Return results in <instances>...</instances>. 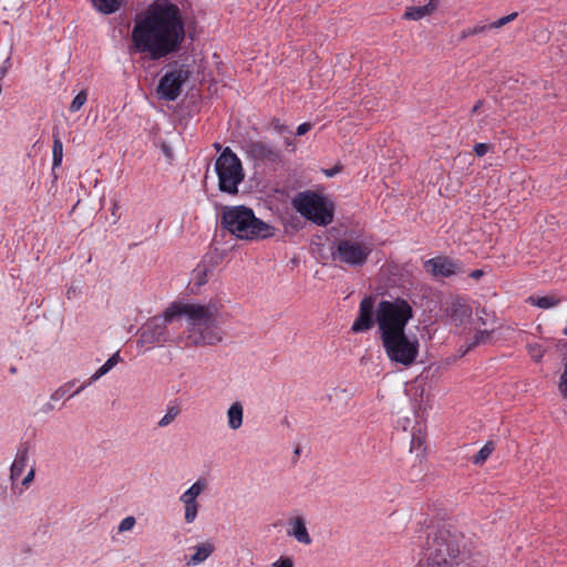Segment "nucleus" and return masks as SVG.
Masks as SVG:
<instances>
[{
  "label": "nucleus",
  "mask_w": 567,
  "mask_h": 567,
  "mask_svg": "<svg viewBox=\"0 0 567 567\" xmlns=\"http://www.w3.org/2000/svg\"><path fill=\"white\" fill-rule=\"evenodd\" d=\"M185 39V19L171 0H153L134 20L130 51L157 61L177 52Z\"/></svg>",
  "instance_id": "1"
},
{
  "label": "nucleus",
  "mask_w": 567,
  "mask_h": 567,
  "mask_svg": "<svg viewBox=\"0 0 567 567\" xmlns=\"http://www.w3.org/2000/svg\"><path fill=\"white\" fill-rule=\"evenodd\" d=\"M220 307L217 301H209L206 305L172 303L166 309V319L175 320L177 317H186L189 346H214L223 340L220 332L215 327Z\"/></svg>",
  "instance_id": "2"
},
{
  "label": "nucleus",
  "mask_w": 567,
  "mask_h": 567,
  "mask_svg": "<svg viewBox=\"0 0 567 567\" xmlns=\"http://www.w3.org/2000/svg\"><path fill=\"white\" fill-rule=\"evenodd\" d=\"M221 226L241 240H262L274 237L276 228L257 218L252 209L245 206L225 207Z\"/></svg>",
  "instance_id": "3"
},
{
  "label": "nucleus",
  "mask_w": 567,
  "mask_h": 567,
  "mask_svg": "<svg viewBox=\"0 0 567 567\" xmlns=\"http://www.w3.org/2000/svg\"><path fill=\"white\" fill-rule=\"evenodd\" d=\"M463 547V535L460 532L451 527H439L427 538L426 561L420 567L451 566Z\"/></svg>",
  "instance_id": "4"
},
{
  "label": "nucleus",
  "mask_w": 567,
  "mask_h": 567,
  "mask_svg": "<svg viewBox=\"0 0 567 567\" xmlns=\"http://www.w3.org/2000/svg\"><path fill=\"white\" fill-rule=\"evenodd\" d=\"M413 316L412 306L403 298L380 301L375 309L379 337L404 331Z\"/></svg>",
  "instance_id": "5"
},
{
  "label": "nucleus",
  "mask_w": 567,
  "mask_h": 567,
  "mask_svg": "<svg viewBox=\"0 0 567 567\" xmlns=\"http://www.w3.org/2000/svg\"><path fill=\"white\" fill-rule=\"evenodd\" d=\"M380 340L390 362L409 368L416 361L420 352L416 336H409L404 330L381 336Z\"/></svg>",
  "instance_id": "6"
},
{
  "label": "nucleus",
  "mask_w": 567,
  "mask_h": 567,
  "mask_svg": "<svg viewBox=\"0 0 567 567\" xmlns=\"http://www.w3.org/2000/svg\"><path fill=\"white\" fill-rule=\"evenodd\" d=\"M292 207L306 219L318 226H327L333 220L334 207L326 197L313 193L302 192L292 199Z\"/></svg>",
  "instance_id": "7"
},
{
  "label": "nucleus",
  "mask_w": 567,
  "mask_h": 567,
  "mask_svg": "<svg viewBox=\"0 0 567 567\" xmlns=\"http://www.w3.org/2000/svg\"><path fill=\"white\" fill-rule=\"evenodd\" d=\"M372 251L371 240L361 237H344L333 244L331 257L337 262L355 268L363 266Z\"/></svg>",
  "instance_id": "8"
},
{
  "label": "nucleus",
  "mask_w": 567,
  "mask_h": 567,
  "mask_svg": "<svg viewBox=\"0 0 567 567\" xmlns=\"http://www.w3.org/2000/svg\"><path fill=\"white\" fill-rule=\"evenodd\" d=\"M215 171L218 176V186L223 193L235 195L238 193V185L244 181L245 173L238 156L226 147L215 163Z\"/></svg>",
  "instance_id": "9"
},
{
  "label": "nucleus",
  "mask_w": 567,
  "mask_h": 567,
  "mask_svg": "<svg viewBox=\"0 0 567 567\" xmlns=\"http://www.w3.org/2000/svg\"><path fill=\"white\" fill-rule=\"evenodd\" d=\"M173 321L166 319V310L162 317H153L141 328L140 342L148 348L167 343L169 341L167 324Z\"/></svg>",
  "instance_id": "10"
},
{
  "label": "nucleus",
  "mask_w": 567,
  "mask_h": 567,
  "mask_svg": "<svg viewBox=\"0 0 567 567\" xmlns=\"http://www.w3.org/2000/svg\"><path fill=\"white\" fill-rule=\"evenodd\" d=\"M189 72L183 68L167 72L159 81L157 93L165 101H175L182 91V86L188 80Z\"/></svg>",
  "instance_id": "11"
},
{
  "label": "nucleus",
  "mask_w": 567,
  "mask_h": 567,
  "mask_svg": "<svg viewBox=\"0 0 567 567\" xmlns=\"http://www.w3.org/2000/svg\"><path fill=\"white\" fill-rule=\"evenodd\" d=\"M206 481L197 480L179 496V502L184 507V520L186 524H193L196 520L199 512V503L197 498L206 491Z\"/></svg>",
  "instance_id": "12"
},
{
  "label": "nucleus",
  "mask_w": 567,
  "mask_h": 567,
  "mask_svg": "<svg viewBox=\"0 0 567 567\" xmlns=\"http://www.w3.org/2000/svg\"><path fill=\"white\" fill-rule=\"evenodd\" d=\"M375 322L374 317V299L364 297L359 307V315L353 321L351 330L355 333L370 330Z\"/></svg>",
  "instance_id": "13"
},
{
  "label": "nucleus",
  "mask_w": 567,
  "mask_h": 567,
  "mask_svg": "<svg viewBox=\"0 0 567 567\" xmlns=\"http://www.w3.org/2000/svg\"><path fill=\"white\" fill-rule=\"evenodd\" d=\"M247 154L257 161L276 163L280 161V152L271 145L261 142H250L246 146Z\"/></svg>",
  "instance_id": "14"
},
{
  "label": "nucleus",
  "mask_w": 567,
  "mask_h": 567,
  "mask_svg": "<svg viewBox=\"0 0 567 567\" xmlns=\"http://www.w3.org/2000/svg\"><path fill=\"white\" fill-rule=\"evenodd\" d=\"M287 535L293 537L302 545H310L312 543V538L307 529L306 519L301 515L289 518Z\"/></svg>",
  "instance_id": "15"
},
{
  "label": "nucleus",
  "mask_w": 567,
  "mask_h": 567,
  "mask_svg": "<svg viewBox=\"0 0 567 567\" xmlns=\"http://www.w3.org/2000/svg\"><path fill=\"white\" fill-rule=\"evenodd\" d=\"M425 268L435 277H450L458 270L457 265L447 258H432L425 262Z\"/></svg>",
  "instance_id": "16"
},
{
  "label": "nucleus",
  "mask_w": 567,
  "mask_h": 567,
  "mask_svg": "<svg viewBox=\"0 0 567 567\" xmlns=\"http://www.w3.org/2000/svg\"><path fill=\"white\" fill-rule=\"evenodd\" d=\"M440 0H430L425 6L408 7L403 18L406 20H420L434 13L439 7Z\"/></svg>",
  "instance_id": "17"
},
{
  "label": "nucleus",
  "mask_w": 567,
  "mask_h": 567,
  "mask_svg": "<svg viewBox=\"0 0 567 567\" xmlns=\"http://www.w3.org/2000/svg\"><path fill=\"white\" fill-rule=\"evenodd\" d=\"M193 549L194 554L188 558V566H197L205 561L214 553L215 546L212 542L206 540L195 545Z\"/></svg>",
  "instance_id": "18"
},
{
  "label": "nucleus",
  "mask_w": 567,
  "mask_h": 567,
  "mask_svg": "<svg viewBox=\"0 0 567 567\" xmlns=\"http://www.w3.org/2000/svg\"><path fill=\"white\" fill-rule=\"evenodd\" d=\"M447 311L451 318L458 323H463L472 316V308L461 299L453 300Z\"/></svg>",
  "instance_id": "19"
},
{
  "label": "nucleus",
  "mask_w": 567,
  "mask_h": 567,
  "mask_svg": "<svg viewBox=\"0 0 567 567\" xmlns=\"http://www.w3.org/2000/svg\"><path fill=\"white\" fill-rule=\"evenodd\" d=\"M244 421V406L243 403L236 401L230 404L227 410V424L233 431L241 427Z\"/></svg>",
  "instance_id": "20"
},
{
  "label": "nucleus",
  "mask_w": 567,
  "mask_h": 567,
  "mask_svg": "<svg viewBox=\"0 0 567 567\" xmlns=\"http://www.w3.org/2000/svg\"><path fill=\"white\" fill-rule=\"evenodd\" d=\"M28 463V449L22 447L18 451L14 461L10 468V480L16 481L18 480L21 474L23 473L25 466Z\"/></svg>",
  "instance_id": "21"
},
{
  "label": "nucleus",
  "mask_w": 567,
  "mask_h": 567,
  "mask_svg": "<svg viewBox=\"0 0 567 567\" xmlns=\"http://www.w3.org/2000/svg\"><path fill=\"white\" fill-rule=\"evenodd\" d=\"M561 299L555 295H548L543 297L530 296L527 299V302L538 307L540 309H550L560 303Z\"/></svg>",
  "instance_id": "22"
},
{
  "label": "nucleus",
  "mask_w": 567,
  "mask_h": 567,
  "mask_svg": "<svg viewBox=\"0 0 567 567\" xmlns=\"http://www.w3.org/2000/svg\"><path fill=\"white\" fill-rule=\"evenodd\" d=\"M92 2L94 8L104 14L114 13L122 6V0H92Z\"/></svg>",
  "instance_id": "23"
},
{
  "label": "nucleus",
  "mask_w": 567,
  "mask_h": 567,
  "mask_svg": "<svg viewBox=\"0 0 567 567\" xmlns=\"http://www.w3.org/2000/svg\"><path fill=\"white\" fill-rule=\"evenodd\" d=\"M179 413H181V408L178 405H176V404L168 405L166 408L165 414L158 421L157 425L159 427L168 426L171 423H173L175 421V419L179 415Z\"/></svg>",
  "instance_id": "24"
},
{
  "label": "nucleus",
  "mask_w": 567,
  "mask_h": 567,
  "mask_svg": "<svg viewBox=\"0 0 567 567\" xmlns=\"http://www.w3.org/2000/svg\"><path fill=\"white\" fill-rule=\"evenodd\" d=\"M526 349L532 360L537 363L542 361L546 352V349L537 342L527 343Z\"/></svg>",
  "instance_id": "25"
},
{
  "label": "nucleus",
  "mask_w": 567,
  "mask_h": 567,
  "mask_svg": "<svg viewBox=\"0 0 567 567\" xmlns=\"http://www.w3.org/2000/svg\"><path fill=\"white\" fill-rule=\"evenodd\" d=\"M210 269L206 265H198L193 271V279L195 285L203 286L207 282V276Z\"/></svg>",
  "instance_id": "26"
},
{
  "label": "nucleus",
  "mask_w": 567,
  "mask_h": 567,
  "mask_svg": "<svg viewBox=\"0 0 567 567\" xmlns=\"http://www.w3.org/2000/svg\"><path fill=\"white\" fill-rule=\"evenodd\" d=\"M494 444L492 442L486 443L473 457V463L476 465L483 464L493 453Z\"/></svg>",
  "instance_id": "27"
},
{
  "label": "nucleus",
  "mask_w": 567,
  "mask_h": 567,
  "mask_svg": "<svg viewBox=\"0 0 567 567\" xmlns=\"http://www.w3.org/2000/svg\"><path fill=\"white\" fill-rule=\"evenodd\" d=\"M53 168H56L61 165L63 158V144L59 137H54L53 140Z\"/></svg>",
  "instance_id": "28"
},
{
  "label": "nucleus",
  "mask_w": 567,
  "mask_h": 567,
  "mask_svg": "<svg viewBox=\"0 0 567 567\" xmlns=\"http://www.w3.org/2000/svg\"><path fill=\"white\" fill-rule=\"evenodd\" d=\"M491 337V332L487 330H480L475 333L473 342H471L465 350L462 351V354H465L467 351H470L472 348H474L477 344L486 342Z\"/></svg>",
  "instance_id": "29"
},
{
  "label": "nucleus",
  "mask_w": 567,
  "mask_h": 567,
  "mask_svg": "<svg viewBox=\"0 0 567 567\" xmlns=\"http://www.w3.org/2000/svg\"><path fill=\"white\" fill-rule=\"evenodd\" d=\"M87 101V94L84 90L79 92L70 105L71 112H78Z\"/></svg>",
  "instance_id": "30"
},
{
  "label": "nucleus",
  "mask_w": 567,
  "mask_h": 567,
  "mask_svg": "<svg viewBox=\"0 0 567 567\" xmlns=\"http://www.w3.org/2000/svg\"><path fill=\"white\" fill-rule=\"evenodd\" d=\"M488 29L487 25H475L473 28H467V29H464L462 32H461V39H466L468 37H473V35H476V34H480V33H483L485 32L486 30Z\"/></svg>",
  "instance_id": "31"
},
{
  "label": "nucleus",
  "mask_w": 567,
  "mask_h": 567,
  "mask_svg": "<svg viewBox=\"0 0 567 567\" xmlns=\"http://www.w3.org/2000/svg\"><path fill=\"white\" fill-rule=\"evenodd\" d=\"M517 17V13L516 12H513L508 16H505V17H502L499 18L498 20H496L495 22L491 23L488 27V29H498V28H502L504 27L505 24L512 22L515 18Z\"/></svg>",
  "instance_id": "32"
},
{
  "label": "nucleus",
  "mask_w": 567,
  "mask_h": 567,
  "mask_svg": "<svg viewBox=\"0 0 567 567\" xmlns=\"http://www.w3.org/2000/svg\"><path fill=\"white\" fill-rule=\"evenodd\" d=\"M136 519L134 516H127L123 518L118 525V532L124 533L133 529L135 526Z\"/></svg>",
  "instance_id": "33"
},
{
  "label": "nucleus",
  "mask_w": 567,
  "mask_h": 567,
  "mask_svg": "<svg viewBox=\"0 0 567 567\" xmlns=\"http://www.w3.org/2000/svg\"><path fill=\"white\" fill-rule=\"evenodd\" d=\"M558 389L561 395L567 400V362L565 363L564 371L560 375Z\"/></svg>",
  "instance_id": "34"
},
{
  "label": "nucleus",
  "mask_w": 567,
  "mask_h": 567,
  "mask_svg": "<svg viewBox=\"0 0 567 567\" xmlns=\"http://www.w3.org/2000/svg\"><path fill=\"white\" fill-rule=\"evenodd\" d=\"M424 436L419 433V434H413L412 436V441H411V451L413 450H420V451H424Z\"/></svg>",
  "instance_id": "35"
},
{
  "label": "nucleus",
  "mask_w": 567,
  "mask_h": 567,
  "mask_svg": "<svg viewBox=\"0 0 567 567\" xmlns=\"http://www.w3.org/2000/svg\"><path fill=\"white\" fill-rule=\"evenodd\" d=\"M270 567H293V560L290 557H280Z\"/></svg>",
  "instance_id": "36"
},
{
  "label": "nucleus",
  "mask_w": 567,
  "mask_h": 567,
  "mask_svg": "<svg viewBox=\"0 0 567 567\" xmlns=\"http://www.w3.org/2000/svg\"><path fill=\"white\" fill-rule=\"evenodd\" d=\"M491 150V146L485 143H478L474 146V152L477 156H484L488 151Z\"/></svg>",
  "instance_id": "37"
},
{
  "label": "nucleus",
  "mask_w": 567,
  "mask_h": 567,
  "mask_svg": "<svg viewBox=\"0 0 567 567\" xmlns=\"http://www.w3.org/2000/svg\"><path fill=\"white\" fill-rule=\"evenodd\" d=\"M106 369L103 368V365L101 368H99L95 373L90 378V382L89 384L95 382L96 380H99L101 377H103L104 374H106Z\"/></svg>",
  "instance_id": "38"
},
{
  "label": "nucleus",
  "mask_w": 567,
  "mask_h": 567,
  "mask_svg": "<svg viewBox=\"0 0 567 567\" xmlns=\"http://www.w3.org/2000/svg\"><path fill=\"white\" fill-rule=\"evenodd\" d=\"M310 128H311L310 123H302L297 127L296 134L298 136L305 135L306 133H308L310 131Z\"/></svg>",
  "instance_id": "39"
},
{
  "label": "nucleus",
  "mask_w": 567,
  "mask_h": 567,
  "mask_svg": "<svg viewBox=\"0 0 567 567\" xmlns=\"http://www.w3.org/2000/svg\"><path fill=\"white\" fill-rule=\"evenodd\" d=\"M121 361V357L118 352H115L111 358L107 359L105 363H107L109 367L113 368Z\"/></svg>",
  "instance_id": "40"
},
{
  "label": "nucleus",
  "mask_w": 567,
  "mask_h": 567,
  "mask_svg": "<svg viewBox=\"0 0 567 567\" xmlns=\"http://www.w3.org/2000/svg\"><path fill=\"white\" fill-rule=\"evenodd\" d=\"M69 386H70V384H65V385L61 386L60 389H58V390L53 393L52 398H53V399H59V398H61V396L65 395V394H66V392H68V388H69Z\"/></svg>",
  "instance_id": "41"
},
{
  "label": "nucleus",
  "mask_w": 567,
  "mask_h": 567,
  "mask_svg": "<svg viewBox=\"0 0 567 567\" xmlns=\"http://www.w3.org/2000/svg\"><path fill=\"white\" fill-rule=\"evenodd\" d=\"M34 468H31L22 481V485L28 486L34 478Z\"/></svg>",
  "instance_id": "42"
},
{
  "label": "nucleus",
  "mask_w": 567,
  "mask_h": 567,
  "mask_svg": "<svg viewBox=\"0 0 567 567\" xmlns=\"http://www.w3.org/2000/svg\"><path fill=\"white\" fill-rule=\"evenodd\" d=\"M482 276H483V270H481V269L473 270L470 274V277L473 279H480Z\"/></svg>",
  "instance_id": "43"
},
{
  "label": "nucleus",
  "mask_w": 567,
  "mask_h": 567,
  "mask_svg": "<svg viewBox=\"0 0 567 567\" xmlns=\"http://www.w3.org/2000/svg\"><path fill=\"white\" fill-rule=\"evenodd\" d=\"M482 106V101H478L472 109V112L475 113L478 111V109Z\"/></svg>",
  "instance_id": "44"
},
{
  "label": "nucleus",
  "mask_w": 567,
  "mask_h": 567,
  "mask_svg": "<svg viewBox=\"0 0 567 567\" xmlns=\"http://www.w3.org/2000/svg\"><path fill=\"white\" fill-rule=\"evenodd\" d=\"M337 172H339V168H334V169H331V171H326V174H327L328 176H333V175H334V173H337Z\"/></svg>",
  "instance_id": "45"
},
{
  "label": "nucleus",
  "mask_w": 567,
  "mask_h": 567,
  "mask_svg": "<svg viewBox=\"0 0 567 567\" xmlns=\"http://www.w3.org/2000/svg\"><path fill=\"white\" fill-rule=\"evenodd\" d=\"M84 388H85V385L80 386V388H79V389H78L73 394H71L70 396H73V395H75V394L80 393Z\"/></svg>",
  "instance_id": "46"
},
{
  "label": "nucleus",
  "mask_w": 567,
  "mask_h": 567,
  "mask_svg": "<svg viewBox=\"0 0 567 567\" xmlns=\"http://www.w3.org/2000/svg\"><path fill=\"white\" fill-rule=\"evenodd\" d=\"M103 368L106 369V372H109L112 368L107 365V363L103 364Z\"/></svg>",
  "instance_id": "47"
},
{
  "label": "nucleus",
  "mask_w": 567,
  "mask_h": 567,
  "mask_svg": "<svg viewBox=\"0 0 567 567\" xmlns=\"http://www.w3.org/2000/svg\"><path fill=\"white\" fill-rule=\"evenodd\" d=\"M214 147L217 150V151H220L221 146L218 144V143H215L214 144Z\"/></svg>",
  "instance_id": "48"
},
{
  "label": "nucleus",
  "mask_w": 567,
  "mask_h": 567,
  "mask_svg": "<svg viewBox=\"0 0 567 567\" xmlns=\"http://www.w3.org/2000/svg\"><path fill=\"white\" fill-rule=\"evenodd\" d=\"M4 74H6V71H4V70H1V71H0V79H1L2 76H4Z\"/></svg>",
  "instance_id": "49"
},
{
  "label": "nucleus",
  "mask_w": 567,
  "mask_h": 567,
  "mask_svg": "<svg viewBox=\"0 0 567 567\" xmlns=\"http://www.w3.org/2000/svg\"><path fill=\"white\" fill-rule=\"evenodd\" d=\"M276 127L279 130V131H282L284 127H281V125H276Z\"/></svg>",
  "instance_id": "50"
}]
</instances>
